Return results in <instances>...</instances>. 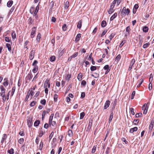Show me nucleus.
Wrapping results in <instances>:
<instances>
[{"mask_svg":"<svg viewBox=\"0 0 154 154\" xmlns=\"http://www.w3.org/2000/svg\"><path fill=\"white\" fill-rule=\"evenodd\" d=\"M130 12V10L129 9H126L125 7L123 8L121 13L120 15L122 17H125L126 15L128 16Z\"/></svg>","mask_w":154,"mask_h":154,"instance_id":"1","label":"nucleus"},{"mask_svg":"<svg viewBox=\"0 0 154 154\" xmlns=\"http://www.w3.org/2000/svg\"><path fill=\"white\" fill-rule=\"evenodd\" d=\"M36 27H34L32 29V30L30 34V37L33 38L35 36V34Z\"/></svg>","mask_w":154,"mask_h":154,"instance_id":"2","label":"nucleus"},{"mask_svg":"<svg viewBox=\"0 0 154 154\" xmlns=\"http://www.w3.org/2000/svg\"><path fill=\"white\" fill-rule=\"evenodd\" d=\"M32 77L33 75L32 73L31 72L29 73L26 78V82H29L31 80Z\"/></svg>","mask_w":154,"mask_h":154,"instance_id":"3","label":"nucleus"},{"mask_svg":"<svg viewBox=\"0 0 154 154\" xmlns=\"http://www.w3.org/2000/svg\"><path fill=\"white\" fill-rule=\"evenodd\" d=\"M49 121V125L50 127L51 128H52L55 127L56 126V122L53 121V120L51 122V121Z\"/></svg>","mask_w":154,"mask_h":154,"instance_id":"4","label":"nucleus"},{"mask_svg":"<svg viewBox=\"0 0 154 154\" xmlns=\"http://www.w3.org/2000/svg\"><path fill=\"white\" fill-rule=\"evenodd\" d=\"M35 50L32 49L30 54V56L29 57V58L30 60H32L34 56V54H35Z\"/></svg>","mask_w":154,"mask_h":154,"instance_id":"5","label":"nucleus"},{"mask_svg":"<svg viewBox=\"0 0 154 154\" xmlns=\"http://www.w3.org/2000/svg\"><path fill=\"white\" fill-rule=\"evenodd\" d=\"M110 102L109 100H107L106 101L104 106V109H106L109 107L110 104Z\"/></svg>","mask_w":154,"mask_h":154,"instance_id":"6","label":"nucleus"},{"mask_svg":"<svg viewBox=\"0 0 154 154\" xmlns=\"http://www.w3.org/2000/svg\"><path fill=\"white\" fill-rule=\"evenodd\" d=\"M130 28L129 26H127L126 28V33L125 34V36H126L130 34Z\"/></svg>","mask_w":154,"mask_h":154,"instance_id":"7","label":"nucleus"},{"mask_svg":"<svg viewBox=\"0 0 154 154\" xmlns=\"http://www.w3.org/2000/svg\"><path fill=\"white\" fill-rule=\"evenodd\" d=\"M32 119H29L27 120V124L29 127H30L32 126Z\"/></svg>","mask_w":154,"mask_h":154,"instance_id":"8","label":"nucleus"},{"mask_svg":"<svg viewBox=\"0 0 154 154\" xmlns=\"http://www.w3.org/2000/svg\"><path fill=\"white\" fill-rule=\"evenodd\" d=\"M138 128L137 127H135L134 128H131L130 129L129 132L131 133H133L134 131H137Z\"/></svg>","mask_w":154,"mask_h":154,"instance_id":"9","label":"nucleus"},{"mask_svg":"<svg viewBox=\"0 0 154 154\" xmlns=\"http://www.w3.org/2000/svg\"><path fill=\"white\" fill-rule=\"evenodd\" d=\"M7 138V136L6 134H3L1 142L3 143L5 140H6Z\"/></svg>","mask_w":154,"mask_h":154,"instance_id":"10","label":"nucleus"},{"mask_svg":"<svg viewBox=\"0 0 154 154\" xmlns=\"http://www.w3.org/2000/svg\"><path fill=\"white\" fill-rule=\"evenodd\" d=\"M5 42L9 43H10L11 44H12V42L11 39L8 37H5Z\"/></svg>","mask_w":154,"mask_h":154,"instance_id":"11","label":"nucleus"},{"mask_svg":"<svg viewBox=\"0 0 154 154\" xmlns=\"http://www.w3.org/2000/svg\"><path fill=\"white\" fill-rule=\"evenodd\" d=\"M149 107V105H148V104H146V105H145V110H144L143 112V114H146L147 113L148 109Z\"/></svg>","mask_w":154,"mask_h":154,"instance_id":"12","label":"nucleus"},{"mask_svg":"<svg viewBox=\"0 0 154 154\" xmlns=\"http://www.w3.org/2000/svg\"><path fill=\"white\" fill-rule=\"evenodd\" d=\"M81 37V34L80 33L78 34L77 35L75 39V41L77 42L79 40L80 38Z\"/></svg>","mask_w":154,"mask_h":154,"instance_id":"13","label":"nucleus"},{"mask_svg":"<svg viewBox=\"0 0 154 154\" xmlns=\"http://www.w3.org/2000/svg\"><path fill=\"white\" fill-rule=\"evenodd\" d=\"M117 13L116 12L115 13L110 17V20L111 21L113 20L117 16Z\"/></svg>","mask_w":154,"mask_h":154,"instance_id":"14","label":"nucleus"},{"mask_svg":"<svg viewBox=\"0 0 154 154\" xmlns=\"http://www.w3.org/2000/svg\"><path fill=\"white\" fill-rule=\"evenodd\" d=\"M11 44H10L7 43L6 44V46L8 48V50L10 52L11 51Z\"/></svg>","mask_w":154,"mask_h":154,"instance_id":"15","label":"nucleus"},{"mask_svg":"<svg viewBox=\"0 0 154 154\" xmlns=\"http://www.w3.org/2000/svg\"><path fill=\"white\" fill-rule=\"evenodd\" d=\"M143 79H140L138 81V82L137 83V84L139 82V83L137 85V88L139 87L140 86V85H141V84L143 82Z\"/></svg>","mask_w":154,"mask_h":154,"instance_id":"16","label":"nucleus"},{"mask_svg":"<svg viewBox=\"0 0 154 154\" xmlns=\"http://www.w3.org/2000/svg\"><path fill=\"white\" fill-rule=\"evenodd\" d=\"M13 1L12 0L9 1L7 3V6L8 7H10L13 4Z\"/></svg>","mask_w":154,"mask_h":154,"instance_id":"17","label":"nucleus"},{"mask_svg":"<svg viewBox=\"0 0 154 154\" xmlns=\"http://www.w3.org/2000/svg\"><path fill=\"white\" fill-rule=\"evenodd\" d=\"M82 22V20L78 22V24L77 25V27L78 28L80 29L81 28Z\"/></svg>","mask_w":154,"mask_h":154,"instance_id":"18","label":"nucleus"},{"mask_svg":"<svg viewBox=\"0 0 154 154\" xmlns=\"http://www.w3.org/2000/svg\"><path fill=\"white\" fill-rule=\"evenodd\" d=\"M38 70V66H34L33 69L32 70V71L33 73L36 72Z\"/></svg>","mask_w":154,"mask_h":154,"instance_id":"19","label":"nucleus"},{"mask_svg":"<svg viewBox=\"0 0 154 154\" xmlns=\"http://www.w3.org/2000/svg\"><path fill=\"white\" fill-rule=\"evenodd\" d=\"M50 80L47 79L45 81L44 85V88H48V82H49Z\"/></svg>","mask_w":154,"mask_h":154,"instance_id":"20","label":"nucleus"},{"mask_svg":"<svg viewBox=\"0 0 154 154\" xmlns=\"http://www.w3.org/2000/svg\"><path fill=\"white\" fill-rule=\"evenodd\" d=\"M11 36L13 39H15L16 38V35L14 31H12Z\"/></svg>","mask_w":154,"mask_h":154,"instance_id":"21","label":"nucleus"},{"mask_svg":"<svg viewBox=\"0 0 154 154\" xmlns=\"http://www.w3.org/2000/svg\"><path fill=\"white\" fill-rule=\"evenodd\" d=\"M41 38V34L40 33H38V35H37V37L36 38V41L38 42H39Z\"/></svg>","mask_w":154,"mask_h":154,"instance_id":"22","label":"nucleus"},{"mask_svg":"<svg viewBox=\"0 0 154 154\" xmlns=\"http://www.w3.org/2000/svg\"><path fill=\"white\" fill-rule=\"evenodd\" d=\"M113 8H112L110 7V8L108 11V13L109 14H112L114 11Z\"/></svg>","mask_w":154,"mask_h":154,"instance_id":"23","label":"nucleus"},{"mask_svg":"<svg viewBox=\"0 0 154 154\" xmlns=\"http://www.w3.org/2000/svg\"><path fill=\"white\" fill-rule=\"evenodd\" d=\"M39 8V6H38V5L36 6V7L35 8V11H34V14H33V16H35L37 14V13L38 12V11Z\"/></svg>","mask_w":154,"mask_h":154,"instance_id":"24","label":"nucleus"},{"mask_svg":"<svg viewBox=\"0 0 154 154\" xmlns=\"http://www.w3.org/2000/svg\"><path fill=\"white\" fill-rule=\"evenodd\" d=\"M40 123V121L39 120H37L34 123V126L35 127L38 126Z\"/></svg>","mask_w":154,"mask_h":154,"instance_id":"25","label":"nucleus"},{"mask_svg":"<svg viewBox=\"0 0 154 154\" xmlns=\"http://www.w3.org/2000/svg\"><path fill=\"white\" fill-rule=\"evenodd\" d=\"M71 77V75L69 74H67L65 77V79L68 82L69 81L70 78Z\"/></svg>","mask_w":154,"mask_h":154,"instance_id":"26","label":"nucleus"},{"mask_svg":"<svg viewBox=\"0 0 154 154\" xmlns=\"http://www.w3.org/2000/svg\"><path fill=\"white\" fill-rule=\"evenodd\" d=\"M106 25V22L105 20L103 21L101 23V26L102 27H104Z\"/></svg>","mask_w":154,"mask_h":154,"instance_id":"27","label":"nucleus"},{"mask_svg":"<svg viewBox=\"0 0 154 154\" xmlns=\"http://www.w3.org/2000/svg\"><path fill=\"white\" fill-rule=\"evenodd\" d=\"M82 74L81 73H79L78 75V76H77L78 79L79 81H80L82 80Z\"/></svg>","mask_w":154,"mask_h":154,"instance_id":"28","label":"nucleus"},{"mask_svg":"<svg viewBox=\"0 0 154 154\" xmlns=\"http://www.w3.org/2000/svg\"><path fill=\"white\" fill-rule=\"evenodd\" d=\"M69 6V2L68 1L66 2L64 6L65 9H66L68 8Z\"/></svg>","mask_w":154,"mask_h":154,"instance_id":"29","label":"nucleus"},{"mask_svg":"<svg viewBox=\"0 0 154 154\" xmlns=\"http://www.w3.org/2000/svg\"><path fill=\"white\" fill-rule=\"evenodd\" d=\"M113 112H112L111 113L110 117H109V123H110L111 122V121L112 120V119L113 118Z\"/></svg>","mask_w":154,"mask_h":154,"instance_id":"30","label":"nucleus"},{"mask_svg":"<svg viewBox=\"0 0 154 154\" xmlns=\"http://www.w3.org/2000/svg\"><path fill=\"white\" fill-rule=\"evenodd\" d=\"M149 28L148 27L146 26H144L143 28V31L145 32H148Z\"/></svg>","mask_w":154,"mask_h":154,"instance_id":"31","label":"nucleus"},{"mask_svg":"<svg viewBox=\"0 0 154 154\" xmlns=\"http://www.w3.org/2000/svg\"><path fill=\"white\" fill-rule=\"evenodd\" d=\"M32 88H30L29 90V91H30V92L29 93V95H30L32 97L34 94V92L33 91H32Z\"/></svg>","mask_w":154,"mask_h":154,"instance_id":"32","label":"nucleus"},{"mask_svg":"<svg viewBox=\"0 0 154 154\" xmlns=\"http://www.w3.org/2000/svg\"><path fill=\"white\" fill-rule=\"evenodd\" d=\"M8 152L9 154H14V149L11 148L10 150H8Z\"/></svg>","mask_w":154,"mask_h":154,"instance_id":"33","label":"nucleus"},{"mask_svg":"<svg viewBox=\"0 0 154 154\" xmlns=\"http://www.w3.org/2000/svg\"><path fill=\"white\" fill-rule=\"evenodd\" d=\"M91 76L95 78H97L99 77V74L96 73H94L93 74H92L91 75Z\"/></svg>","mask_w":154,"mask_h":154,"instance_id":"34","label":"nucleus"},{"mask_svg":"<svg viewBox=\"0 0 154 154\" xmlns=\"http://www.w3.org/2000/svg\"><path fill=\"white\" fill-rule=\"evenodd\" d=\"M0 89L1 90V92L5 93V89L3 86L1 85L0 86Z\"/></svg>","mask_w":154,"mask_h":154,"instance_id":"35","label":"nucleus"},{"mask_svg":"<svg viewBox=\"0 0 154 154\" xmlns=\"http://www.w3.org/2000/svg\"><path fill=\"white\" fill-rule=\"evenodd\" d=\"M44 145L43 142L42 141H41L39 145V149L41 151Z\"/></svg>","mask_w":154,"mask_h":154,"instance_id":"36","label":"nucleus"},{"mask_svg":"<svg viewBox=\"0 0 154 154\" xmlns=\"http://www.w3.org/2000/svg\"><path fill=\"white\" fill-rule=\"evenodd\" d=\"M78 54V52H75L71 56L73 58H74L77 57Z\"/></svg>","mask_w":154,"mask_h":154,"instance_id":"37","label":"nucleus"},{"mask_svg":"<svg viewBox=\"0 0 154 154\" xmlns=\"http://www.w3.org/2000/svg\"><path fill=\"white\" fill-rule=\"evenodd\" d=\"M29 11L31 14H32L33 13L34 14L35 11L34 8L33 7H31Z\"/></svg>","mask_w":154,"mask_h":154,"instance_id":"38","label":"nucleus"},{"mask_svg":"<svg viewBox=\"0 0 154 154\" xmlns=\"http://www.w3.org/2000/svg\"><path fill=\"white\" fill-rule=\"evenodd\" d=\"M85 114L84 112H82L80 114V119H83L85 116Z\"/></svg>","mask_w":154,"mask_h":154,"instance_id":"39","label":"nucleus"},{"mask_svg":"<svg viewBox=\"0 0 154 154\" xmlns=\"http://www.w3.org/2000/svg\"><path fill=\"white\" fill-rule=\"evenodd\" d=\"M154 125H152L150 124L149 125V132H151L153 128Z\"/></svg>","mask_w":154,"mask_h":154,"instance_id":"40","label":"nucleus"},{"mask_svg":"<svg viewBox=\"0 0 154 154\" xmlns=\"http://www.w3.org/2000/svg\"><path fill=\"white\" fill-rule=\"evenodd\" d=\"M55 57L54 56H51L50 58V60L51 62H53L55 61Z\"/></svg>","mask_w":154,"mask_h":154,"instance_id":"41","label":"nucleus"},{"mask_svg":"<svg viewBox=\"0 0 154 154\" xmlns=\"http://www.w3.org/2000/svg\"><path fill=\"white\" fill-rule=\"evenodd\" d=\"M149 45L150 44L149 42L143 45V48H146L149 46Z\"/></svg>","mask_w":154,"mask_h":154,"instance_id":"42","label":"nucleus"},{"mask_svg":"<svg viewBox=\"0 0 154 154\" xmlns=\"http://www.w3.org/2000/svg\"><path fill=\"white\" fill-rule=\"evenodd\" d=\"M67 25H66V24H64L63 25V26H62V28L63 30L64 31H66V29H67Z\"/></svg>","mask_w":154,"mask_h":154,"instance_id":"43","label":"nucleus"},{"mask_svg":"<svg viewBox=\"0 0 154 154\" xmlns=\"http://www.w3.org/2000/svg\"><path fill=\"white\" fill-rule=\"evenodd\" d=\"M121 58V56L120 54L118 55L115 58V61L117 62L119 61Z\"/></svg>","mask_w":154,"mask_h":154,"instance_id":"44","label":"nucleus"},{"mask_svg":"<svg viewBox=\"0 0 154 154\" xmlns=\"http://www.w3.org/2000/svg\"><path fill=\"white\" fill-rule=\"evenodd\" d=\"M68 135L69 137H72V136L73 133L72 131L71 130H69L68 132Z\"/></svg>","mask_w":154,"mask_h":154,"instance_id":"45","label":"nucleus"},{"mask_svg":"<svg viewBox=\"0 0 154 154\" xmlns=\"http://www.w3.org/2000/svg\"><path fill=\"white\" fill-rule=\"evenodd\" d=\"M54 5V2L53 1H52L50 3V10H52L53 7Z\"/></svg>","mask_w":154,"mask_h":154,"instance_id":"46","label":"nucleus"},{"mask_svg":"<svg viewBox=\"0 0 154 154\" xmlns=\"http://www.w3.org/2000/svg\"><path fill=\"white\" fill-rule=\"evenodd\" d=\"M97 68L96 66H91L90 68V69L91 71H94L96 70Z\"/></svg>","mask_w":154,"mask_h":154,"instance_id":"47","label":"nucleus"},{"mask_svg":"<svg viewBox=\"0 0 154 154\" xmlns=\"http://www.w3.org/2000/svg\"><path fill=\"white\" fill-rule=\"evenodd\" d=\"M24 141V139L23 138H21L19 140L18 142L20 144H22L23 143Z\"/></svg>","mask_w":154,"mask_h":154,"instance_id":"48","label":"nucleus"},{"mask_svg":"<svg viewBox=\"0 0 154 154\" xmlns=\"http://www.w3.org/2000/svg\"><path fill=\"white\" fill-rule=\"evenodd\" d=\"M58 98V95L57 94H55L54 96V100L55 102H56L57 101Z\"/></svg>","mask_w":154,"mask_h":154,"instance_id":"49","label":"nucleus"},{"mask_svg":"<svg viewBox=\"0 0 154 154\" xmlns=\"http://www.w3.org/2000/svg\"><path fill=\"white\" fill-rule=\"evenodd\" d=\"M109 69H111V68L109 67L108 65H106L103 68V69L105 70H107Z\"/></svg>","mask_w":154,"mask_h":154,"instance_id":"50","label":"nucleus"},{"mask_svg":"<svg viewBox=\"0 0 154 154\" xmlns=\"http://www.w3.org/2000/svg\"><path fill=\"white\" fill-rule=\"evenodd\" d=\"M126 42V41L125 40H122L120 45L119 47H122L124 44Z\"/></svg>","mask_w":154,"mask_h":154,"instance_id":"51","label":"nucleus"},{"mask_svg":"<svg viewBox=\"0 0 154 154\" xmlns=\"http://www.w3.org/2000/svg\"><path fill=\"white\" fill-rule=\"evenodd\" d=\"M93 122V120L92 119L90 120L88 125V127L91 128L92 126Z\"/></svg>","mask_w":154,"mask_h":154,"instance_id":"52","label":"nucleus"},{"mask_svg":"<svg viewBox=\"0 0 154 154\" xmlns=\"http://www.w3.org/2000/svg\"><path fill=\"white\" fill-rule=\"evenodd\" d=\"M139 122V120L138 119H134L133 122L134 125H137L138 124Z\"/></svg>","mask_w":154,"mask_h":154,"instance_id":"53","label":"nucleus"},{"mask_svg":"<svg viewBox=\"0 0 154 154\" xmlns=\"http://www.w3.org/2000/svg\"><path fill=\"white\" fill-rule=\"evenodd\" d=\"M46 103V101L45 99H44L41 100L40 103L43 105H45Z\"/></svg>","mask_w":154,"mask_h":154,"instance_id":"54","label":"nucleus"},{"mask_svg":"<svg viewBox=\"0 0 154 154\" xmlns=\"http://www.w3.org/2000/svg\"><path fill=\"white\" fill-rule=\"evenodd\" d=\"M29 24H32L33 22V20L32 19V18L30 17L29 19Z\"/></svg>","mask_w":154,"mask_h":154,"instance_id":"55","label":"nucleus"},{"mask_svg":"<svg viewBox=\"0 0 154 154\" xmlns=\"http://www.w3.org/2000/svg\"><path fill=\"white\" fill-rule=\"evenodd\" d=\"M54 116V114L52 113L50 117L49 121H51V122L53 120V118Z\"/></svg>","mask_w":154,"mask_h":154,"instance_id":"56","label":"nucleus"},{"mask_svg":"<svg viewBox=\"0 0 154 154\" xmlns=\"http://www.w3.org/2000/svg\"><path fill=\"white\" fill-rule=\"evenodd\" d=\"M115 34L113 33H112L109 36V38L110 40H111L112 38L114 37Z\"/></svg>","mask_w":154,"mask_h":154,"instance_id":"57","label":"nucleus"},{"mask_svg":"<svg viewBox=\"0 0 154 154\" xmlns=\"http://www.w3.org/2000/svg\"><path fill=\"white\" fill-rule=\"evenodd\" d=\"M36 103V102L35 101H33L30 103V106L31 107H32L35 105Z\"/></svg>","mask_w":154,"mask_h":154,"instance_id":"58","label":"nucleus"},{"mask_svg":"<svg viewBox=\"0 0 154 154\" xmlns=\"http://www.w3.org/2000/svg\"><path fill=\"white\" fill-rule=\"evenodd\" d=\"M16 89V88L15 86L13 87L12 89V91L11 93V95L12 96L15 92Z\"/></svg>","mask_w":154,"mask_h":154,"instance_id":"59","label":"nucleus"},{"mask_svg":"<svg viewBox=\"0 0 154 154\" xmlns=\"http://www.w3.org/2000/svg\"><path fill=\"white\" fill-rule=\"evenodd\" d=\"M3 85L5 87H7V86H8V85L9 84V82H3Z\"/></svg>","mask_w":154,"mask_h":154,"instance_id":"60","label":"nucleus"},{"mask_svg":"<svg viewBox=\"0 0 154 154\" xmlns=\"http://www.w3.org/2000/svg\"><path fill=\"white\" fill-rule=\"evenodd\" d=\"M135 61V59H133L131 61L130 65L133 66L134 63Z\"/></svg>","mask_w":154,"mask_h":154,"instance_id":"61","label":"nucleus"},{"mask_svg":"<svg viewBox=\"0 0 154 154\" xmlns=\"http://www.w3.org/2000/svg\"><path fill=\"white\" fill-rule=\"evenodd\" d=\"M38 63V62L37 60H35L32 64V65L33 66H37L36 65Z\"/></svg>","mask_w":154,"mask_h":154,"instance_id":"62","label":"nucleus"},{"mask_svg":"<svg viewBox=\"0 0 154 154\" xmlns=\"http://www.w3.org/2000/svg\"><path fill=\"white\" fill-rule=\"evenodd\" d=\"M142 113L140 112L136 114L135 116L136 118H138L142 115Z\"/></svg>","mask_w":154,"mask_h":154,"instance_id":"63","label":"nucleus"},{"mask_svg":"<svg viewBox=\"0 0 154 154\" xmlns=\"http://www.w3.org/2000/svg\"><path fill=\"white\" fill-rule=\"evenodd\" d=\"M86 84V82L85 80H83L81 82V85L85 86Z\"/></svg>","mask_w":154,"mask_h":154,"instance_id":"64","label":"nucleus"}]
</instances>
